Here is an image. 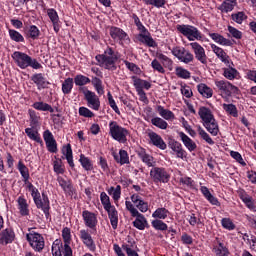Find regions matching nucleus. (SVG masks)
Instances as JSON below:
<instances>
[{
  "label": "nucleus",
  "instance_id": "obj_1",
  "mask_svg": "<svg viewBox=\"0 0 256 256\" xmlns=\"http://www.w3.org/2000/svg\"><path fill=\"white\" fill-rule=\"evenodd\" d=\"M62 237L64 239V245L59 244V240H56L52 245L53 256H73V250L69 244L71 243V230L64 228L62 230Z\"/></svg>",
  "mask_w": 256,
  "mask_h": 256
},
{
  "label": "nucleus",
  "instance_id": "obj_2",
  "mask_svg": "<svg viewBox=\"0 0 256 256\" xmlns=\"http://www.w3.org/2000/svg\"><path fill=\"white\" fill-rule=\"evenodd\" d=\"M198 115L203 121V126L210 132L214 137L219 134V125L211 113V110L205 106L199 108Z\"/></svg>",
  "mask_w": 256,
  "mask_h": 256
},
{
  "label": "nucleus",
  "instance_id": "obj_3",
  "mask_svg": "<svg viewBox=\"0 0 256 256\" xmlns=\"http://www.w3.org/2000/svg\"><path fill=\"white\" fill-rule=\"evenodd\" d=\"M96 61H98L100 67H105L109 71H115L117 69L115 65L117 63V55H115L113 48H108L104 54L97 55Z\"/></svg>",
  "mask_w": 256,
  "mask_h": 256
},
{
  "label": "nucleus",
  "instance_id": "obj_4",
  "mask_svg": "<svg viewBox=\"0 0 256 256\" xmlns=\"http://www.w3.org/2000/svg\"><path fill=\"white\" fill-rule=\"evenodd\" d=\"M110 135L112 139L118 141V143H127V135L129 131L121 126L116 121L109 123Z\"/></svg>",
  "mask_w": 256,
  "mask_h": 256
},
{
  "label": "nucleus",
  "instance_id": "obj_5",
  "mask_svg": "<svg viewBox=\"0 0 256 256\" xmlns=\"http://www.w3.org/2000/svg\"><path fill=\"white\" fill-rule=\"evenodd\" d=\"M177 31L187 37L189 41H201L202 39L201 32L195 26L177 25Z\"/></svg>",
  "mask_w": 256,
  "mask_h": 256
},
{
  "label": "nucleus",
  "instance_id": "obj_6",
  "mask_svg": "<svg viewBox=\"0 0 256 256\" xmlns=\"http://www.w3.org/2000/svg\"><path fill=\"white\" fill-rule=\"evenodd\" d=\"M32 197L34 199L35 205L38 209H42L44 211L46 217L49 215V198L43 194V200L41 199V194L35 188L32 189Z\"/></svg>",
  "mask_w": 256,
  "mask_h": 256
},
{
  "label": "nucleus",
  "instance_id": "obj_7",
  "mask_svg": "<svg viewBox=\"0 0 256 256\" xmlns=\"http://www.w3.org/2000/svg\"><path fill=\"white\" fill-rule=\"evenodd\" d=\"M80 91H83L88 107H90V109H94V111H99V108L101 107L99 96H97L95 92L85 88H80Z\"/></svg>",
  "mask_w": 256,
  "mask_h": 256
},
{
  "label": "nucleus",
  "instance_id": "obj_8",
  "mask_svg": "<svg viewBox=\"0 0 256 256\" xmlns=\"http://www.w3.org/2000/svg\"><path fill=\"white\" fill-rule=\"evenodd\" d=\"M27 241H29L34 251L41 252L45 249V239L39 233L27 234Z\"/></svg>",
  "mask_w": 256,
  "mask_h": 256
},
{
  "label": "nucleus",
  "instance_id": "obj_9",
  "mask_svg": "<svg viewBox=\"0 0 256 256\" xmlns=\"http://www.w3.org/2000/svg\"><path fill=\"white\" fill-rule=\"evenodd\" d=\"M150 176L154 183H168L169 174L165 171V168L154 167L150 171Z\"/></svg>",
  "mask_w": 256,
  "mask_h": 256
},
{
  "label": "nucleus",
  "instance_id": "obj_10",
  "mask_svg": "<svg viewBox=\"0 0 256 256\" xmlns=\"http://www.w3.org/2000/svg\"><path fill=\"white\" fill-rule=\"evenodd\" d=\"M190 47L194 51L195 59L202 63V65H207V54H205V48H203L199 43L192 42Z\"/></svg>",
  "mask_w": 256,
  "mask_h": 256
},
{
  "label": "nucleus",
  "instance_id": "obj_11",
  "mask_svg": "<svg viewBox=\"0 0 256 256\" xmlns=\"http://www.w3.org/2000/svg\"><path fill=\"white\" fill-rule=\"evenodd\" d=\"M12 59L16 61L21 69H27V67L31 65V57L23 52H14L12 54Z\"/></svg>",
  "mask_w": 256,
  "mask_h": 256
},
{
  "label": "nucleus",
  "instance_id": "obj_12",
  "mask_svg": "<svg viewBox=\"0 0 256 256\" xmlns=\"http://www.w3.org/2000/svg\"><path fill=\"white\" fill-rule=\"evenodd\" d=\"M43 139L46 143V147L50 153H57V141L53 137V133L49 130H45L43 133Z\"/></svg>",
  "mask_w": 256,
  "mask_h": 256
},
{
  "label": "nucleus",
  "instance_id": "obj_13",
  "mask_svg": "<svg viewBox=\"0 0 256 256\" xmlns=\"http://www.w3.org/2000/svg\"><path fill=\"white\" fill-rule=\"evenodd\" d=\"M215 85L218 87V89H220V91H222V93H225V95L228 97L231 95V92L237 93V91H239L236 86L224 80L216 81Z\"/></svg>",
  "mask_w": 256,
  "mask_h": 256
},
{
  "label": "nucleus",
  "instance_id": "obj_14",
  "mask_svg": "<svg viewBox=\"0 0 256 256\" xmlns=\"http://www.w3.org/2000/svg\"><path fill=\"white\" fill-rule=\"evenodd\" d=\"M82 217L84 219L86 227L89 229H95L97 227V216L93 212L83 211Z\"/></svg>",
  "mask_w": 256,
  "mask_h": 256
},
{
  "label": "nucleus",
  "instance_id": "obj_15",
  "mask_svg": "<svg viewBox=\"0 0 256 256\" xmlns=\"http://www.w3.org/2000/svg\"><path fill=\"white\" fill-rule=\"evenodd\" d=\"M14 240H15V232H13V230L6 228L0 233L1 245H9V243H13Z\"/></svg>",
  "mask_w": 256,
  "mask_h": 256
},
{
  "label": "nucleus",
  "instance_id": "obj_16",
  "mask_svg": "<svg viewBox=\"0 0 256 256\" xmlns=\"http://www.w3.org/2000/svg\"><path fill=\"white\" fill-rule=\"evenodd\" d=\"M148 137H149L151 143L155 147H158V149H162V150L167 149V144L165 143V141H163V138H161V136H159V134H157L155 132H150L148 134Z\"/></svg>",
  "mask_w": 256,
  "mask_h": 256
},
{
  "label": "nucleus",
  "instance_id": "obj_17",
  "mask_svg": "<svg viewBox=\"0 0 256 256\" xmlns=\"http://www.w3.org/2000/svg\"><path fill=\"white\" fill-rule=\"evenodd\" d=\"M168 146L170 147V149H172V151H174V153H176L179 159H183L185 155V150H183V146L181 145V143L173 139H170Z\"/></svg>",
  "mask_w": 256,
  "mask_h": 256
},
{
  "label": "nucleus",
  "instance_id": "obj_18",
  "mask_svg": "<svg viewBox=\"0 0 256 256\" xmlns=\"http://www.w3.org/2000/svg\"><path fill=\"white\" fill-rule=\"evenodd\" d=\"M106 211L108 213V217L110 219L112 229H117V225L119 223V214L115 209V206H111L110 208H107Z\"/></svg>",
  "mask_w": 256,
  "mask_h": 256
},
{
  "label": "nucleus",
  "instance_id": "obj_19",
  "mask_svg": "<svg viewBox=\"0 0 256 256\" xmlns=\"http://www.w3.org/2000/svg\"><path fill=\"white\" fill-rule=\"evenodd\" d=\"M80 238L82 239L84 245H86V247H88V249H95V242L93 241L91 234H89V231L81 230Z\"/></svg>",
  "mask_w": 256,
  "mask_h": 256
},
{
  "label": "nucleus",
  "instance_id": "obj_20",
  "mask_svg": "<svg viewBox=\"0 0 256 256\" xmlns=\"http://www.w3.org/2000/svg\"><path fill=\"white\" fill-rule=\"evenodd\" d=\"M110 35L112 39H118V41H126L127 39V33L118 27H111Z\"/></svg>",
  "mask_w": 256,
  "mask_h": 256
},
{
  "label": "nucleus",
  "instance_id": "obj_21",
  "mask_svg": "<svg viewBox=\"0 0 256 256\" xmlns=\"http://www.w3.org/2000/svg\"><path fill=\"white\" fill-rule=\"evenodd\" d=\"M57 181L65 193L68 195H73V193H75V188H73V184L69 180H64L63 177H58Z\"/></svg>",
  "mask_w": 256,
  "mask_h": 256
},
{
  "label": "nucleus",
  "instance_id": "obj_22",
  "mask_svg": "<svg viewBox=\"0 0 256 256\" xmlns=\"http://www.w3.org/2000/svg\"><path fill=\"white\" fill-rule=\"evenodd\" d=\"M179 137L181 141L184 143L185 147L188 149V151H195L197 149V144L189 138L186 134L183 132H179Z\"/></svg>",
  "mask_w": 256,
  "mask_h": 256
},
{
  "label": "nucleus",
  "instance_id": "obj_23",
  "mask_svg": "<svg viewBox=\"0 0 256 256\" xmlns=\"http://www.w3.org/2000/svg\"><path fill=\"white\" fill-rule=\"evenodd\" d=\"M138 156L143 161V163H146L148 167L155 166L153 156L147 154V152H145V149L141 148L140 150H138Z\"/></svg>",
  "mask_w": 256,
  "mask_h": 256
},
{
  "label": "nucleus",
  "instance_id": "obj_24",
  "mask_svg": "<svg viewBox=\"0 0 256 256\" xmlns=\"http://www.w3.org/2000/svg\"><path fill=\"white\" fill-rule=\"evenodd\" d=\"M213 52L219 59H221L222 63H225L226 65H229V56L223 50V48L217 47L215 44L212 45Z\"/></svg>",
  "mask_w": 256,
  "mask_h": 256
},
{
  "label": "nucleus",
  "instance_id": "obj_25",
  "mask_svg": "<svg viewBox=\"0 0 256 256\" xmlns=\"http://www.w3.org/2000/svg\"><path fill=\"white\" fill-rule=\"evenodd\" d=\"M210 37L211 39H213V41H215L216 43H219L220 45H225L227 47H231V45H233V42H231V40L221 36L220 34L211 33Z\"/></svg>",
  "mask_w": 256,
  "mask_h": 256
},
{
  "label": "nucleus",
  "instance_id": "obj_26",
  "mask_svg": "<svg viewBox=\"0 0 256 256\" xmlns=\"http://www.w3.org/2000/svg\"><path fill=\"white\" fill-rule=\"evenodd\" d=\"M63 155H65L68 164L70 167H75V163L73 162V150L71 149V144H67L66 147L62 150Z\"/></svg>",
  "mask_w": 256,
  "mask_h": 256
},
{
  "label": "nucleus",
  "instance_id": "obj_27",
  "mask_svg": "<svg viewBox=\"0 0 256 256\" xmlns=\"http://www.w3.org/2000/svg\"><path fill=\"white\" fill-rule=\"evenodd\" d=\"M235 5H237V0H225L222 3L220 9H221L222 13H229L233 9H235Z\"/></svg>",
  "mask_w": 256,
  "mask_h": 256
},
{
  "label": "nucleus",
  "instance_id": "obj_28",
  "mask_svg": "<svg viewBox=\"0 0 256 256\" xmlns=\"http://www.w3.org/2000/svg\"><path fill=\"white\" fill-rule=\"evenodd\" d=\"M139 41H141V43H145L148 47H153L155 45V41L151 36H149V31L147 30L146 32L139 34Z\"/></svg>",
  "mask_w": 256,
  "mask_h": 256
},
{
  "label": "nucleus",
  "instance_id": "obj_29",
  "mask_svg": "<svg viewBox=\"0 0 256 256\" xmlns=\"http://www.w3.org/2000/svg\"><path fill=\"white\" fill-rule=\"evenodd\" d=\"M198 91L200 95L202 97H206V99L213 97V90L209 88L206 84H199Z\"/></svg>",
  "mask_w": 256,
  "mask_h": 256
},
{
  "label": "nucleus",
  "instance_id": "obj_30",
  "mask_svg": "<svg viewBox=\"0 0 256 256\" xmlns=\"http://www.w3.org/2000/svg\"><path fill=\"white\" fill-rule=\"evenodd\" d=\"M18 205H19V211L20 215H29V205L27 204V200L23 197L18 198Z\"/></svg>",
  "mask_w": 256,
  "mask_h": 256
},
{
  "label": "nucleus",
  "instance_id": "obj_31",
  "mask_svg": "<svg viewBox=\"0 0 256 256\" xmlns=\"http://www.w3.org/2000/svg\"><path fill=\"white\" fill-rule=\"evenodd\" d=\"M25 133L29 137V139H32V141H36V143L43 144V140L39 136V132L33 130V128H26Z\"/></svg>",
  "mask_w": 256,
  "mask_h": 256
},
{
  "label": "nucleus",
  "instance_id": "obj_32",
  "mask_svg": "<svg viewBox=\"0 0 256 256\" xmlns=\"http://www.w3.org/2000/svg\"><path fill=\"white\" fill-rule=\"evenodd\" d=\"M32 81L38 85V87H42L45 89L47 85H49V82L45 81V77H43V74H35L32 76Z\"/></svg>",
  "mask_w": 256,
  "mask_h": 256
},
{
  "label": "nucleus",
  "instance_id": "obj_33",
  "mask_svg": "<svg viewBox=\"0 0 256 256\" xmlns=\"http://www.w3.org/2000/svg\"><path fill=\"white\" fill-rule=\"evenodd\" d=\"M133 225L136 227V229L143 231V229H145L147 226V219L143 215H138V217L133 222Z\"/></svg>",
  "mask_w": 256,
  "mask_h": 256
},
{
  "label": "nucleus",
  "instance_id": "obj_34",
  "mask_svg": "<svg viewBox=\"0 0 256 256\" xmlns=\"http://www.w3.org/2000/svg\"><path fill=\"white\" fill-rule=\"evenodd\" d=\"M79 162L81 163L85 171H93V163H91V160L85 155L83 154L80 155Z\"/></svg>",
  "mask_w": 256,
  "mask_h": 256
},
{
  "label": "nucleus",
  "instance_id": "obj_35",
  "mask_svg": "<svg viewBox=\"0 0 256 256\" xmlns=\"http://www.w3.org/2000/svg\"><path fill=\"white\" fill-rule=\"evenodd\" d=\"M114 159L120 164L125 165V163H129V155L127 151L120 150L119 155H114Z\"/></svg>",
  "mask_w": 256,
  "mask_h": 256
},
{
  "label": "nucleus",
  "instance_id": "obj_36",
  "mask_svg": "<svg viewBox=\"0 0 256 256\" xmlns=\"http://www.w3.org/2000/svg\"><path fill=\"white\" fill-rule=\"evenodd\" d=\"M72 90H73V78H67L62 83V93H64V95H69V93H71Z\"/></svg>",
  "mask_w": 256,
  "mask_h": 256
},
{
  "label": "nucleus",
  "instance_id": "obj_37",
  "mask_svg": "<svg viewBox=\"0 0 256 256\" xmlns=\"http://www.w3.org/2000/svg\"><path fill=\"white\" fill-rule=\"evenodd\" d=\"M157 111L159 115L163 117V119L169 120L175 117V114H173L170 110L163 108V106H158Z\"/></svg>",
  "mask_w": 256,
  "mask_h": 256
},
{
  "label": "nucleus",
  "instance_id": "obj_38",
  "mask_svg": "<svg viewBox=\"0 0 256 256\" xmlns=\"http://www.w3.org/2000/svg\"><path fill=\"white\" fill-rule=\"evenodd\" d=\"M74 83L78 87H83V85H87V83H91V79H89V77L79 74L75 76Z\"/></svg>",
  "mask_w": 256,
  "mask_h": 256
},
{
  "label": "nucleus",
  "instance_id": "obj_39",
  "mask_svg": "<svg viewBox=\"0 0 256 256\" xmlns=\"http://www.w3.org/2000/svg\"><path fill=\"white\" fill-rule=\"evenodd\" d=\"M92 85L96 89L98 95H103L105 93V90L103 89V82L101 79L94 77L92 79Z\"/></svg>",
  "mask_w": 256,
  "mask_h": 256
},
{
  "label": "nucleus",
  "instance_id": "obj_40",
  "mask_svg": "<svg viewBox=\"0 0 256 256\" xmlns=\"http://www.w3.org/2000/svg\"><path fill=\"white\" fill-rule=\"evenodd\" d=\"M223 75L226 79H229V81H233V79L237 77V69L233 67L224 68Z\"/></svg>",
  "mask_w": 256,
  "mask_h": 256
},
{
  "label": "nucleus",
  "instance_id": "obj_41",
  "mask_svg": "<svg viewBox=\"0 0 256 256\" xmlns=\"http://www.w3.org/2000/svg\"><path fill=\"white\" fill-rule=\"evenodd\" d=\"M167 215H169V210H167L165 208H158L152 214V217H154V219H167Z\"/></svg>",
  "mask_w": 256,
  "mask_h": 256
},
{
  "label": "nucleus",
  "instance_id": "obj_42",
  "mask_svg": "<svg viewBox=\"0 0 256 256\" xmlns=\"http://www.w3.org/2000/svg\"><path fill=\"white\" fill-rule=\"evenodd\" d=\"M34 109H37L38 111H50V113H53V107L47 103L43 102H35L33 105Z\"/></svg>",
  "mask_w": 256,
  "mask_h": 256
},
{
  "label": "nucleus",
  "instance_id": "obj_43",
  "mask_svg": "<svg viewBox=\"0 0 256 256\" xmlns=\"http://www.w3.org/2000/svg\"><path fill=\"white\" fill-rule=\"evenodd\" d=\"M197 131H198V134L200 135V137H202V139L204 141H206V143H208L209 145H214L215 144L213 139H211L209 134H207V132H205V130H203V128L201 126L197 127Z\"/></svg>",
  "mask_w": 256,
  "mask_h": 256
},
{
  "label": "nucleus",
  "instance_id": "obj_44",
  "mask_svg": "<svg viewBox=\"0 0 256 256\" xmlns=\"http://www.w3.org/2000/svg\"><path fill=\"white\" fill-rule=\"evenodd\" d=\"M9 35L10 39L16 43H23V41H25L23 35H21V33H19L17 30H9Z\"/></svg>",
  "mask_w": 256,
  "mask_h": 256
},
{
  "label": "nucleus",
  "instance_id": "obj_45",
  "mask_svg": "<svg viewBox=\"0 0 256 256\" xmlns=\"http://www.w3.org/2000/svg\"><path fill=\"white\" fill-rule=\"evenodd\" d=\"M109 195H112L114 201H119L121 198V186L110 187L108 190Z\"/></svg>",
  "mask_w": 256,
  "mask_h": 256
},
{
  "label": "nucleus",
  "instance_id": "obj_46",
  "mask_svg": "<svg viewBox=\"0 0 256 256\" xmlns=\"http://www.w3.org/2000/svg\"><path fill=\"white\" fill-rule=\"evenodd\" d=\"M18 169H19L24 181H29V169L27 168V166H25V164H23V162L19 161Z\"/></svg>",
  "mask_w": 256,
  "mask_h": 256
},
{
  "label": "nucleus",
  "instance_id": "obj_47",
  "mask_svg": "<svg viewBox=\"0 0 256 256\" xmlns=\"http://www.w3.org/2000/svg\"><path fill=\"white\" fill-rule=\"evenodd\" d=\"M214 251L217 256H228L229 255V250L227 247L223 245V243H219L217 247L214 248Z\"/></svg>",
  "mask_w": 256,
  "mask_h": 256
},
{
  "label": "nucleus",
  "instance_id": "obj_48",
  "mask_svg": "<svg viewBox=\"0 0 256 256\" xmlns=\"http://www.w3.org/2000/svg\"><path fill=\"white\" fill-rule=\"evenodd\" d=\"M223 109L228 113L229 115H232V117H237V107L233 104H223Z\"/></svg>",
  "mask_w": 256,
  "mask_h": 256
},
{
  "label": "nucleus",
  "instance_id": "obj_49",
  "mask_svg": "<svg viewBox=\"0 0 256 256\" xmlns=\"http://www.w3.org/2000/svg\"><path fill=\"white\" fill-rule=\"evenodd\" d=\"M152 125L158 127L159 129H167V122L159 117L152 118L151 120Z\"/></svg>",
  "mask_w": 256,
  "mask_h": 256
},
{
  "label": "nucleus",
  "instance_id": "obj_50",
  "mask_svg": "<svg viewBox=\"0 0 256 256\" xmlns=\"http://www.w3.org/2000/svg\"><path fill=\"white\" fill-rule=\"evenodd\" d=\"M100 199H101V203H102L105 210L113 207L111 205V201L109 200V196H107V194L105 192H102L100 194Z\"/></svg>",
  "mask_w": 256,
  "mask_h": 256
},
{
  "label": "nucleus",
  "instance_id": "obj_51",
  "mask_svg": "<svg viewBox=\"0 0 256 256\" xmlns=\"http://www.w3.org/2000/svg\"><path fill=\"white\" fill-rule=\"evenodd\" d=\"M152 227H154V229L157 231H167V224L161 220L152 221Z\"/></svg>",
  "mask_w": 256,
  "mask_h": 256
},
{
  "label": "nucleus",
  "instance_id": "obj_52",
  "mask_svg": "<svg viewBox=\"0 0 256 256\" xmlns=\"http://www.w3.org/2000/svg\"><path fill=\"white\" fill-rule=\"evenodd\" d=\"M132 19H134V23L138 31H140V33H147V28L143 26V24L141 23V20H139V17L136 14L132 15Z\"/></svg>",
  "mask_w": 256,
  "mask_h": 256
},
{
  "label": "nucleus",
  "instance_id": "obj_53",
  "mask_svg": "<svg viewBox=\"0 0 256 256\" xmlns=\"http://www.w3.org/2000/svg\"><path fill=\"white\" fill-rule=\"evenodd\" d=\"M232 19L235 21V23H238V25H241L245 19H247V16H245V13L238 12L235 14H232Z\"/></svg>",
  "mask_w": 256,
  "mask_h": 256
},
{
  "label": "nucleus",
  "instance_id": "obj_54",
  "mask_svg": "<svg viewBox=\"0 0 256 256\" xmlns=\"http://www.w3.org/2000/svg\"><path fill=\"white\" fill-rule=\"evenodd\" d=\"M176 75L178 77H180L181 79H190L191 78V73L183 68H177Z\"/></svg>",
  "mask_w": 256,
  "mask_h": 256
},
{
  "label": "nucleus",
  "instance_id": "obj_55",
  "mask_svg": "<svg viewBox=\"0 0 256 256\" xmlns=\"http://www.w3.org/2000/svg\"><path fill=\"white\" fill-rule=\"evenodd\" d=\"M144 3L146 5H153L154 7H157L158 9L165 6V0H144Z\"/></svg>",
  "mask_w": 256,
  "mask_h": 256
},
{
  "label": "nucleus",
  "instance_id": "obj_56",
  "mask_svg": "<svg viewBox=\"0 0 256 256\" xmlns=\"http://www.w3.org/2000/svg\"><path fill=\"white\" fill-rule=\"evenodd\" d=\"M48 17L50 21H52L53 25H55V23H59V15H57V11H55V9L48 10Z\"/></svg>",
  "mask_w": 256,
  "mask_h": 256
},
{
  "label": "nucleus",
  "instance_id": "obj_57",
  "mask_svg": "<svg viewBox=\"0 0 256 256\" xmlns=\"http://www.w3.org/2000/svg\"><path fill=\"white\" fill-rule=\"evenodd\" d=\"M228 31L234 39H241V37H243V33L233 26H228Z\"/></svg>",
  "mask_w": 256,
  "mask_h": 256
},
{
  "label": "nucleus",
  "instance_id": "obj_58",
  "mask_svg": "<svg viewBox=\"0 0 256 256\" xmlns=\"http://www.w3.org/2000/svg\"><path fill=\"white\" fill-rule=\"evenodd\" d=\"M185 48H181V47H175L172 50V54L177 57V59H179V61H181V59L183 58V55L185 54Z\"/></svg>",
  "mask_w": 256,
  "mask_h": 256
},
{
  "label": "nucleus",
  "instance_id": "obj_59",
  "mask_svg": "<svg viewBox=\"0 0 256 256\" xmlns=\"http://www.w3.org/2000/svg\"><path fill=\"white\" fill-rule=\"evenodd\" d=\"M79 115H81V117H88V118L95 117V114L91 110L85 107L79 108Z\"/></svg>",
  "mask_w": 256,
  "mask_h": 256
},
{
  "label": "nucleus",
  "instance_id": "obj_60",
  "mask_svg": "<svg viewBox=\"0 0 256 256\" xmlns=\"http://www.w3.org/2000/svg\"><path fill=\"white\" fill-rule=\"evenodd\" d=\"M122 249H123L124 251H126V253H127L128 256H139V254H138L135 250H133V249H134V246H133V245H131V246H129V245H123V246H122Z\"/></svg>",
  "mask_w": 256,
  "mask_h": 256
},
{
  "label": "nucleus",
  "instance_id": "obj_61",
  "mask_svg": "<svg viewBox=\"0 0 256 256\" xmlns=\"http://www.w3.org/2000/svg\"><path fill=\"white\" fill-rule=\"evenodd\" d=\"M193 59H194L193 54H191V52L185 50L180 61H182L183 63H191L193 61Z\"/></svg>",
  "mask_w": 256,
  "mask_h": 256
},
{
  "label": "nucleus",
  "instance_id": "obj_62",
  "mask_svg": "<svg viewBox=\"0 0 256 256\" xmlns=\"http://www.w3.org/2000/svg\"><path fill=\"white\" fill-rule=\"evenodd\" d=\"M222 226L224 227V229H229V230L235 229V224H233V222L229 218L222 219Z\"/></svg>",
  "mask_w": 256,
  "mask_h": 256
},
{
  "label": "nucleus",
  "instance_id": "obj_63",
  "mask_svg": "<svg viewBox=\"0 0 256 256\" xmlns=\"http://www.w3.org/2000/svg\"><path fill=\"white\" fill-rule=\"evenodd\" d=\"M29 37H31V39H37V37H39V28H37V26L35 25L30 26Z\"/></svg>",
  "mask_w": 256,
  "mask_h": 256
},
{
  "label": "nucleus",
  "instance_id": "obj_64",
  "mask_svg": "<svg viewBox=\"0 0 256 256\" xmlns=\"http://www.w3.org/2000/svg\"><path fill=\"white\" fill-rule=\"evenodd\" d=\"M29 113L32 127H37V125L39 124V117L37 116L35 111L30 110Z\"/></svg>",
  "mask_w": 256,
  "mask_h": 256
}]
</instances>
